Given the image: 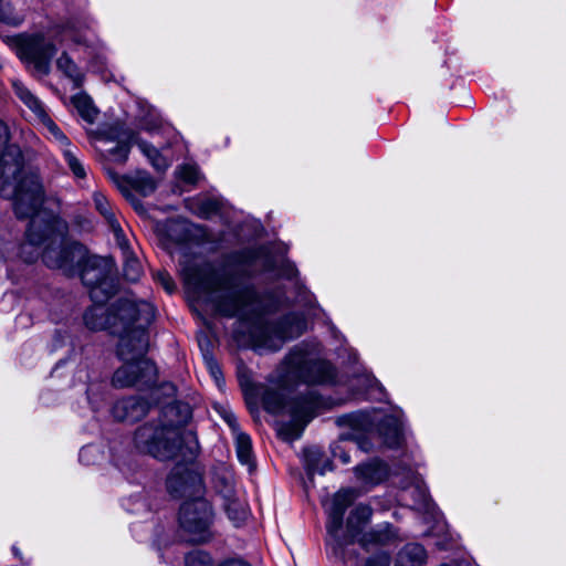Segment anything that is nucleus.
<instances>
[{
    "label": "nucleus",
    "instance_id": "obj_1",
    "mask_svg": "<svg viewBox=\"0 0 566 566\" xmlns=\"http://www.w3.org/2000/svg\"><path fill=\"white\" fill-rule=\"evenodd\" d=\"M111 312L116 317V327L122 331L117 354L124 361L115 370L112 385L115 388L150 387L156 382L157 368L144 355L149 344L146 327L154 316L153 308L146 303L138 305L135 301L119 298Z\"/></svg>",
    "mask_w": 566,
    "mask_h": 566
},
{
    "label": "nucleus",
    "instance_id": "obj_2",
    "mask_svg": "<svg viewBox=\"0 0 566 566\" xmlns=\"http://www.w3.org/2000/svg\"><path fill=\"white\" fill-rule=\"evenodd\" d=\"M38 211L29 217L31 220L25 233L27 240L21 245V256L32 263L39 258V248L43 245L44 264L61 270L67 276H74L86 255V248L67 240L64 222L51 214H39Z\"/></svg>",
    "mask_w": 566,
    "mask_h": 566
},
{
    "label": "nucleus",
    "instance_id": "obj_3",
    "mask_svg": "<svg viewBox=\"0 0 566 566\" xmlns=\"http://www.w3.org/2000/svg\"><path fill=\"white\" fill-rule=\"evenodd\" d=\"M9 139V127L0 119V196L12 200L15 216L25 219L43 205L44 190L39 175L24 169L21 149Z\"/></svg>",
    "mask_w": 566,
    "mask_h": 566
},
{
    "label": "nucleus",
    "instance_id": "obj_4",
    "mask_svg": "<svg viewBox=\"0 0 566 566\" xmlns=\"http://www.w3.org/2000/svg\"><path fill=\"white\" fill-rule=\"evenodd\" d=\"M181 273L185 283L198 293H222L216 296L214 306L223 316L241 315L259 298L253 286L238 285L233 276L219 274L209 264H185Z\"/></svg>",
    "mask_w": 566,
    "mask_h": 566
},
{
    "label": "nucleus",
    "instance_id": "obj_5",
    "mask_svg": "<svg viewBox=\"0 0 566 566\" xmlns=\"http://www.w3.org/2000/svg\"><path fill=\"white\" fill-rule=\"evenodd\" d=\"M134 443L140 452L161 461L180 458L192 462L200 452L196 432L175 423L147 422L136 430Z\"/></svg>",
    "mask_w": 566,
    "mask_h": 566
},
{
    "label": "nucleus",
    "instance_id": "obj_6",
    "mask_svg": "<svg viewBox=\"0 0 566 566\" xmlns=\"http://www.w3.org/2000/svg\"><path fill=\"white\" fill-rule=\"evenodd\" d=\"M262 405L270 413L287 415L291 418L290 421L281 423L280 433L285 439L295 440L301 437L305 426L321 408L322 400L315 390H307L289 399L281 390L266 389L262 396Z\"/></svg>",
    "mask_w": 566,
    "mask_h": 566
},
{
    "label": "nucleus",
    "instance_id": "obj_7",
    "mask_svg": "<svg viewBox=\"0 0 566 566\" xmlns=\"http://www.w3.org/2000/svg\"><path fill=\"white\" fill-rule=\"evenodd\" d=\"M6 42L33 76L43 77L50 74L56 46L43 33L23 32L7 36Z\"/></svg>",
    "mask_w": 566,
    "mask_h": 566
},
{
    "label": "nucleus",
    "instance_id": "obj_8",
    "mask_svg": "<svg viewBox=\"0 0 566 566\" xmlns=\"http://www.w3.org/2000/svg\"><path fill=\"white\" fill-rule=\"evenodd\" d=\"M307 345H295L282 363L286 378L312 385L333 384L336 368L325 359H310Z\"/></svg>",
    "mask_w": 566,
    "mask_h": 566
},
{
    "label": "nucleus",
    "instance_id": "obj_9",
    "mask_svg": "<svg viewBox=\"0 0 566 566\" xmlns=\"http://www.w3.org/2000/svg\"><path fill=\"white\" fill-rule=\"evenodd\" d=\"M305 329L304 316L289 313L279 321L258 326L252 334L253 347L259 354L277 352L286 340L301 336Z\"/></svg>",
    "mask_w": 566,
    "mask_h": 566
},
{
    "label": "nucleus",
    "instance_id": "obj_10",
    "mask_svg": "<svg viewBox=\"0 0 566 566\" xmlns=\"http://www.w3.org/2000/svg\"><path fill=\"white\" fill-rule=\"evenodd\" d=\"M111 259L90 255L86 251L84 260L78 264L75 275H80L84 285L90 289L93 303L106 302L116 292V283L112 276Z\"/></svg>",
    "mask_w": 566,
    "mask_h": 566
},
{
    "label": "nucleus",
    "instance_id": "obj_11",
    "mask_svg": "<svg viewBox=\"0 0 566 566\" xmlns=\"http://www.w3.org/2000/svg\"><path fill=\"white\" fill-rule=\"evenodd\" d=\"M214 513L212 505L202 496L186 500L179 510L180 527L195 543H206L212 538Z\"/></svg>",
    "mask_w": 566,
    "mask_h": 566
},
{
    "label": "nucleus",
    "instance_id": "obj_12",
    "mask_svg": "<svg viewBox=\"0 0 566 566\" xmlns=\"http://www.w3.org/2000/svg\"><path fill=\"white\" fill-rule=\"evenodd\" d=\"M358 495L359 493L356 489H340L334 494L327 511V537L325 539L326 552L343 562L347 559L345 554V542L340 534L344 524V515L346 510L353 504Z\"/></svg>",
    "mask_w": 566,
    "mask_h": 566
},
{
    "label": "nucleus",
    "instance_id": "obj_13",
    "mask_svg": "<svg viewBox=\"0 0 566 566\" xmlns=\"http://www.w3.org/2000/svg\"><path fill=\"white\" fill-rule=\"evenodd\" d=\"M235 260L239 264L245 268L249 275H253L259 272H275L277 276L291 280L297 273L294 264L290 261H284L280 266H277L275 258L264 245L245 249L237 254Z\"/></svg>",
    "mask_w": 566,
    "mask_h": 566
},
{
    "label": "nucleus",
    "instance_id": "obj_14",
    "mask_svg": "<svg viewBox=\"0 0 566 566\" xmlns=\"http://www.w3.org/2000/svg\"><path fill=\"white\" fill-rule=\"evenodd\" d=\"M12 87L19 99L36 116L49 137L63 150L71 147V142L45 111L44 104L20 81H13Z\"/></svg>",
    "mask_w": 566,
    "mask_h": 566
},
{
    "label": "nucleus",
    "instance_id": "obj_15",
    "mask_svg": "<svg viewBox=\"0 0 566 566\" xmlns=\"http://www.w3.org/2000/svg\"><path fill=\"white\" fill-rule=\"evenodd\" d=\"M167 490L174 497L192 500L205 494L202 475L189 468L177 465L167 478Z\"/></svg>",
    "mask_w": 566,
    "mask_h": 566
},
{
    "label": "nucleus",
    "instance_id": "obj_16",
    "mask_svg": "<svg viewBox=\"0 0 566 566\" xmlns=\"http://www.w3.org/2000/svg\"><path fill=\"white\" fill-rule=\"evenodd\" d=\"M106 175L120 192L128 197L130 190H136L143 196H148L156 189V184L151 176L146 171H136L134 175H118L112 168H105Z\"/></svg>",
    "mask_w": 566,
    "mask_h": 566
},
{
    "label": "nucleus",
    "instance_id": "obj_17",
    "mask_svg": "<svg viewBox=\"0 0 566 566\" xmlns=\"http://www.w3.org/2000/svg\"><path fill=\"white\" fill-rule=\"evenodd\" d=\"M149 403L144 398L132 396L117 400L112 407V416L117 421L135 422L145 417Z\"/></svg>",
    "mask_w": 566,
    "mask_h": 566
},
{
    "label": "nucleus",
    "instance_id": "obj_18",
    "mask_svg": "<svg viewBox=\"0 0 566 566\" xmlns=\"http://www.w3.org/2000/svg\"><path fill=\"white\" fill-rule=\"evenodd\" d=\"M106 139L117 142L116 146L106 149L107 159L124 165L128 159L132 144H135V133L133 130H120L114 126L108 130Z\"/></svg>",
    "mask_w": 566,
    "mask_h": 566
},
{
    "label": "nucleus",
    "instance_id": "obj_19",
    "mask_svg": "<svg viewBox=\"0 0 566 566\" xmlns=\"http://www.w3.org/2000/svg\"><path fill=\"white\" fill-rule=\"evenodd\" d=\"M373 509L367 504H358L353 509L346 521V534L342 538L346 544L358 543V538L365 533V526L370 522Z\"/></svg>",
    "mask_w": 566,
    "mask_h": 566
},
{
    "label": "nucleus",
    "instance_id": "obj_20",
    "mask_svg": "<svg viewBox=\"0 0 566 566\" xmlns=\"http://www.w3.org/2000/svg\"><path fill=\"white\" fill-rule=\"evenodd\" d=\"M399 538L398 531L389 523H380L365 532L359 538L358 544L365 551L371 546H385L396 542Z\"/></svg>",
    "mask_w": 566,
    "mask_h": 566
},
{
    "label": "nucleus",
    "instance_id": "obj_21",
    "mask_svg": "<svg viewBox=\"0 0 566 566\" xmlns=\"http://www.w3.org/2000/svg\"><path fill=\"white\" fill-rule=\"evenodd\" d=\"M93 201L96 210L104 217L105 221L112 229L118 247L122 250H126L127 240L116 217V210L112 207L107 198L101 192L94 193Z\"/></svg>",
    "mask_w": 566,
    "mask_h": 566
},
{
    "label": "nucleus",
    "instance_id": "obj_22",
    "mask_svg": "<svg viewBox=\"0 0 566 566\" xmlns=\"http://www.w3.org/2000/svg\"><path fill=\"white\" fill-rule=\"evenodd\" d=\"M210 483L216 494L221 499H230L237 493L234 473L224 463H219L212 468Z\"/></svg>",
    "mask_w": 566,
    "mask_h": 566
},
{
    "label": "nucleus",
    "instance_id": "obj_23",
    "mask_svg": "<svg viewBox=\"0 0 566 566\" xmlns=\"http://www.w3.org/2000/svg\"><path fill=\"white\" fill-rule=\"evenodd\" d=\"M105 302L94 303L84 313V323L92 331L116 328V317L112 315L111 308L104 306Z\"/></svg>",
    "mask_w": 566,
    "mask_h": 566
},
{
    "label": "nucleus",
    "instance_id": "obj_24",
    "mask_svg": "<svg viewBox=\"0 0 566 566\" xmlns=\"http://www.w3.org/2000/svg\"><path fill=\"white\" fill-rule=\"evenodd\" d=\"M380 436L385 443L390 448H397L403 440L402 422L396 416H386L378 427Z\"/></svg>",
    "mask_w": 566,
    "mask_h": 566
},
{
    "label": "nucleus",
    "instance_id": "obj_25",
    "mask_svg": "<svg viewBox=\"0 0 566 566\" xmlns=\"http://www.w3.org/2000/svg\"><path fill=\"white\" fill-rule=\"evenodd\" d=\"M354 471L359 481L371 485L380 483L388 474L386 464L377 460L357 465Z\"/></svg>",
    "mask_w": 566,
    "mask_h": 566
},
{
    "label": "nucleus",
    "instance_id": "obj_26",
    "mask_svg": "<svg viewBox=\"0 0 566 566\" xmlns=\"http://www.w3.org/2000/svg\"><path fill=\"white\" fill-rule=\"evenodd\" d=\"M427 552L418 543H408L398 553L395 566H424Z\"/></svg>",
    "mask_w": 566,
    "mask_h": 566
},
{
    "label": "nucleus",
    "instance_id": "obj_27",
    "mask_svg": "<svg viewBox=\"0 0 566 566\" xmlns=\"http://www.w3.org/2000/svg\"><path fill=\"white\" fill-rule=\"evenodd\" d=\"M222 500L223 510L228 518L235 526H240L249 516L248 504L238 496V493L233 494L230 499Z\"/></svg>",
    "mask_w": 566,
    "mask_h": 566
},
{
    "label": "nucleus",
    "instance_id": "obj_28",
    "mask_svg": "<svg viewBox=\"0 0 566 566\" xmlns=\"http://www.w3.org/2000/svg\"><path fill=\"white\" fill-rule=\"evenodd\" d=\"M72 104L76 108L78 115L88 124H93L98 115L97 108L94 106L92 98L85 93H77L72 97Z\"/></svg>",
    "mask_w": 566,
    "mask_h": 566
},
{
    "label": "nucleus",
    "instance_id": "obj_29",
    "mask_svg": "<svg viewBox=\"0 0 566 566\" xmlns=\"http://www.w3.org/2000/svg\"><path fill=\"white\" fill-rule=\"evenodd\" d=\"M56 67L73 82L76 88L82 86L84 74L67 53L63 52L60 55V57L56 60Z\"/></svg>",
    "mask_w": 566,
    "mask_h": 566
},
{
    "label": "nucleus",
    "instance_id": "obj_30",
    "mask_svg": "<svg viewBox=\"0 0 566 566\" xmlns=\"http://www.w3.org/2000/svg\"><path fill=\"white\" fill-rule=\"evenodd\" d=\"M135 144L156 170L164 171L168 168L166 158L151 144L138 138L135 139Z\"/></svg>",
    "mask_w": 566,
    "mask_h": 566
},
{
    "label": "nucleus",
    "instance_id": "obj_31",
    "mask_svg": "<svg viewBox=\"0 0 566 566\" xmlns=\"http://www.w3.org/2000/svg\"><path fill=\"white\" fill-rule=\"evenodd\" d=\"M235 442V451L239 461L242 464L253 467V452H252V441L251 438L244 432H237V437H234Z\"/></svg>",
    "mask_w": 566,
    "mask_h": 566
},
{
    "label": "nucleus",
    "instance_id": "obj_32",
    "mask_svg": "<svg viewBox=\"0 0 566 566\" xmlns=\"http://www.w3.org/2000/svg\"><path fill=\"white\" fill-rule=\"evenodd\" d=\"M221 209L219 200L214 198H202L198 199L192 207V210L197 216L202 219H209L217 214Z\"/></svg>",
    "mask_w": 566,
    "mask_h": 566
},
{
    "label": "nucleus",
    "instance_id": "obj_33",
    "mask_svg": "<svg viewBox=\"0 0 566 566\" xmlns=\"http://www.w3.org/2000/svg\"><path fill=\"white\" fill-rule=\"evenodd\" d=\"M24 20V15L17 11L10 2L0 0V21L12 27L20 25Z\"/></svg>",
    "mask_w": 566,
    "mask_h": 566
},
{
    "label": "nucleus",
    "instance_id": "obj_34",
    "mask_svg": "<svg viewBox=\"0 0 566 566\" xmlns=\"http://www.w3.org/2000/svg\"><path fill=\"white\" fill-rule=\"evenodd\" d=\"M64 160L66 161L70 170L75 178L83 179L86 176V170L82 161L77 158L76 154L71 147H66L62 150Z\"/></svg>",
    "mask_w": 566,
    "mask_h": 566
},
{
    "label": "nucleus",
    "instance_id": "obj_35",
    "mask_svg": "<svg viewBox=\"0 0 566 566\" xmlns=\"http://www.w3.org/2000/svg\"><path fill=\"white\" fill-rule=\"evenodd\" d=\"M124 254L126 255V261L124 265V275L125 277L130 282H136L142 274V266L139 261L128 255L129 254V245L127 244L126 250H123Z\"/></svg>",
    "mask_w": 566,
    "mask_h": 566
},
{
    "label": "nucleus",
    "instance_id": "obj_36",
    "mask_svg": "<svg viewBox=\"0 0 566 566\" xmlns=\"http://www.w3.org/2000/svg\"><path fill=\"white\" fill-rule=\"evenodd\" d=\"M185 566H213V560L209 553L193 551L186 555Z\"/></svg>",
    "mask_w": 566,
    "mask_h": 566
},
{
    "label": "nucleus",
    "instance_id": "obj_37",
    "mask_svg": "<svg viewBox=\"0 0 566 566\" xmlns=\"http://www.w3.org/2000/svg\"><path fill=\"white\" fill-rule=\"evenodd\" d=\"M179 178L187 184H197L200 179L199 168L195 165H182L179 169Z\"/></svg>",
    "mask_w": 566,
    "mask_h": 566
},
{
    "label": "nucleus",
    "instance_id": "obj_38",
    "mask_svg": "<svg viewBox=\"0 0 566 566\" xmlns=\"http://www.w3.org/2000/svg\"><path fill=\"white\" fill-rule=\"evenodd\" d=\"M410 493L415 500V505H417L419 509H428L429 495L423 486L417 484L410 490Z\"/></svg>",
    "mask_w": 566,
    "mask_h": 566
},
{
    "label": "nucleus",
    "instance_id": "obj_39",
    "mask_svg": "<svg viewBox=\"0 0 566 566\" xmlns=\"http://www.w3.org/2000/svg\"><path fill=\"white\" fill-rule=\"evenodd\" d=\"M155 279L168 293H172L175 291V283L167 272H157L155 274Z\"/></svg>",
    "mask_w": 566,
    "mask_h": 566
},
{
    "label": "nucleus",
    "instance_id": "obj_40",
    "mask_svg": "<svg viewBox=\"0 0 566 566\" xmlns=\"http://www.w3.org/2000/svg\"><path fill=\"white\" fill-rule=\"evenodd\" d=\"M390 565V556L386 553L378 554L368 558L365 563V566H389Z\"/></svg>",
    "mask_w": 566,
    "mask_h": 566
},
{
    "label": "nucleus",
    "instance_id": "obj_41",
    "mask_svg": "<svg viewBox=\"0 0 566 566\" xmlns=\"http://www.w3.org/2000/svg\"><path fill=\"white\" fill-rule=\"evenodd\" d=\"M222 418L226 421V423L229 426V428L232 430L234 437H237V432H242L240 430L238 418L235 417V415L233 412L224 411L222 415Z\"/></svg>",
    "mask_w": 566,
    "mask_h": 566
},
{
    "label": "nucleus",
    "instance_id": "obj_42",
    "mask_svg": "<svg viewBox=\"0 0 566 566\" xmlns=\"http://www.w3.org/2000/svg\"><path fill=\"white\" fill-rule=\"evenodd\" d=\"M333 457L339 459L344 464L350 462L349 451L340 444L333 448Z\"/></svg>",
    "mask_w": 566,
    "mask_h": 566
},
{
    "label": "nucleus",
    "instance_id": "obj_43",
    "mask_svg": "<svg viewBox=\"0 0 566 566\" xmlns=\"http://www.w3.org/2000/svg\"><path fill=\"white\" fill-rule=\"evenodd\" d=\"M238 378L241 386L248 387L252 382L250 370L244 366L238 367Z\"/></svg>",
    "mask_w": 566,
    "mask_h": 566
},
{
    "label": "nucleus",
    "instance_id": "obj_44",
    "mask_svg": "<svg viewBox=\"0 0 566 566\" xmlns=\"http://www.w3.org/2000/svg\"><path fill=\"white\" fill-rule=\"evenodd\" d=\"M332 470V462L328 460V459H325L324 460V464L322 468H318L316 467L312 460L308 461V471L311 473H319V474H324L326 471H331Z\"/></svg>",
    "mask_w": 566,
    "mask_h": 566
},
{
    "label": "nucleus",
    "instance_id": "obj_45",
    "mask_svg": "<svg viewBox=\"0 0 566 566\" xmlns=\"http://www.w3.org/2000/svg\"><path fill=\"white\" fill-rule=\"evenodd\" d=\"M62 32L64 33L65 38H70L75 43H82V36L73 31V25L70 23L65 24L63 27Z\"/></svg>",
    "mask_w": 566,
    "mask_h": 566
},
{
    "label": "nucleus",
    "instance_id": "obj_46",
    "mask_svg": "<svg viewBox=\"0 0 566 566\" xmlns=\"http://www.w3.org/2000/svg\"><path fill=\"white\" fill-rule=\"evenodd\" d=\"M349 545H350V544H346V545H345V554H346L347 559H346L345 562H343V560H340V559H339V562H340L342 564H346V563H348V562H349V560H352V559H357V558H358V553H357L355 549H348V548H347ZM327 555H328L331 558H334V556H333L332 554H329L328 552H327ZM335 559H336V560H338V558H336V557H335Z\"/></svg>",
    "mask_w": 566,
    "mask_h": 566
},
{
    "label": "nucleus",
    "instance_id": "obj_47",
    "mask_svg": "<svg viewBox=\"0 0 566 566\" xmlns=\"http://www.w3.org/2000/svg\"><path fill=\"white\" fill-rule=\"evenodd\" d=\"M218 566H252L241 558H229L221 562Z\"/></svg>",
    "mask_w": 566,
    "mask_h": 566
},
{
    "label": "nucleus",
    "instance_id": "obj_48",
    "mask_svg": "<svg viewBox=\"0 0 566 566\" xmlns=\"http://www.w3.org/2000/svg\"><path fill=\"white\" fill-rule=\"evenodd\" d=\"M86 394H87L88 402L91 403L92 408L94 410H97L99 408V405L97 402V399H95L94 387L93 386L88 387Z\"/></svg>",
    "mask_w": 566,
    "mask_h": 566
},
{
    "label": "nucleus",
    "instance_id": "obj_49",
    "mask_svg": "<svg viewBox=\"0 0 566 566\" xmlns=\"http://www.w3.org/2000/svg\"><path fill=\"white\" fill-rule=\"evenodd\" d=\"M209 366H210V371H211L212 376L214 377L217 384L220 385L219 376L221 375V371H220L219 367L216 364H209Z\"/></svg>",
    "mask_w": 566,
    "mask_h": 566
},
{
    "label": "nucleus",
    "instance_id": "obj_50",
    "mask_svg": "<svg viewBox=\"0 0 566 566\" xmlns=\"http://www.w3.org/2000/svg\"><path fill=\"white\" fill-rule=\"evenodd\" d=\"M11 551H12L14 557L20 559L23 564H27V565L29 564V562L23 560L22 553L15 545L12 546Z\"/></svg>",
    "mask_w": 566,
    "mask_h": 566
},
{
    "label": "nucleus",
    "instance_id": "obj_51",
    "mask_svg": "<svg viewBox=\"0 0 566 566\" xmlns=\"http://www.w3.org/2000/svg\"><path fill=\"white\" fill-rule=\"evenodd\" d=\"M91 451V447L82 448L80 451V460H83L84 457Z\"/></svg>",
    "mask_w": 566,
    "mask_h": 566
},
{
    "label": "nucleus",
    "instance_id": "obj_52",
    "mask_svg": "<svg viewBox=\"0 0 566 566\" xmlns=\"http://www.w3.org/2000/svg\"><path fill=\"white\" fill-rule=\"evenodd\" d=\"M357 418H358V417H357V416H355V415L348 416L349 423H350V424H355V423H356V421H357Z\"/></svg>",
    "mask_w": 566,
    "mask_h": 566
},
{
    "label": "nucleus",
    "instance_id": "obj_53",
    "mask_svg": "<svg viewBox=\"0 0 566 566\" xmlns=\"http://www.w3.org/2000/svg\"><path fill=\"white\" fill-rule=\"evenodd\" d=\"M184 411H185V420L188 419L190 417V410L187 406L184 407Z\"/></svg>",
    "mask_w": 566,
    "mask_h": 566
},
{
    "label": "nucleus",
    "instance_id": "obj_54",
    "mask_svg": "<svg viewBox=\"0 0 566 566\" xmlns=\"http://www.w3.org/2000/svg\"><path fill=\"white\" fill-rule=\"evenodd\" d=\"M176 410V407H168L166 413H172Z\"/></svg>",
    "mask_w": 566,
    "mask_h": 566
}]
</instances>
